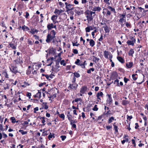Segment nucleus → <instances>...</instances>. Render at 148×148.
<instances>
[{"mask_svg": "<svg viewBox=\"0 0 148 148\" xmlns=\"http://www.w3.org/2000/svg\"><path fill=\"white\" fill-rule=\"evenodd\" d=\"M56 33L54 30L51 31L50 33L48 34L47 36V38L46 40V42L48 43L51 42V41L52 40L53 41L56 37L55 35Z\"/></svg>", "mask_w": 148, "mask_h": 148, "instance_id": "nucleus-1", "label": "nucleus"}, {"mask_svg": "<svg viewBox=\"0 0 148 148\" xmlns=\"http://www.w3.org/2000/svg\"><path fill=\"white\" fill-rule=\"evenodd\" d=\"M86 61L85 60L84 62H82L79 59H77L75 63L77 65L80 66L82 68L85 69V65H86Z\"/></svg>", "mask_w": 148, "mask_h": 148, "instance_id": "nucleus-2", "label": "nucleus"}, {"mask_svg": "<svg viewBox=\"0 0 148 148\" xmlns=\"http://www.w3.org/2000/svg\"><path fill=\"white\" fill-rule=\"evenodd\" d=\"M85 14L86 15V17L88 21H90L92 20L93 18V16L90 13V11L89 10H87L85 12Z\"/></svg>", "mask_w": 148, "mask_h": 148, "instance_id": "nucleus-3", "label": "nucleus"}, {"mask_svg": "<svg viewBox=\"0 0 148 148\" xmlns=\"http://www.w3.org/2000/svg\"><path fill=\"white\" fill-rule=\"evenodd\" d=\"M10 66L11 67H10V69L12 73L16 74L18 72L17 66L15 64H11Z\"/></svg>", "mask_w": 148, "mask_h": 148, "instance_id": "nucleus-4", "label": "nucleus"}, {"mask_svg": "<svg viewBox=\"0 0 148 148\" xmlns=\"http://www.w3.org/2000/svg\"><path fill=\"white\" fill-rule=\"evenodd\" d=\"M14 63L15 62V64L16 65L17 64H22L23 62V59L22 57L19 56L17 57L16 59L13 61Z\"/></svg>", "mask_w": 148, "mask_h": 148, "instance_id": "nucleus-5", "label": "nucleus"}, {"mask_svg": "<svg viewBox=\"0 0 148 148\" xmlns=\"http://www.w3.org/2000/svg\"><path fill=\"white\" fill-rule=\"evenodd\" d=\"M130 39V40H128L127 41V43L128 45H131L133 46L136 42V40L133 37H131Z\"/></svg>", "mask_w": 148, "mask_h": 148, "instance_id": "nucleus-6", "label": "nucleus"}, {"mask_svg": "<svg viewBox=\"0 0 148 148\" xmlns=\"http://www.w3.org/2000/svg\"><path fill=\"white\" fill-rule=\"evenodd\" d=\"M78 86V85L77 83L70 84L68 88L69 89L76 90Z\"/></svg>", "mask_w": 148, "mask_h": 148, "instance_id": "nucleus-7", "label": "nucleus"}, {"mask_svg": "<svg viewBox=\"0 0 148 148\" xmlns=\"http://www.w3.org/2000/svg\"><path fill=\"white\" fill-rule=\"evenodd\" d=\"M61 40L60 39H56L55 38L52 41V42L56 46H58V45L59 42H60Z\"/></svg>", "mask_w": 148, "mask_h": 148, "instance_id": "nucleus-8", "label": "nucleus"}, {"mask_svg": "<svg viewBox=\"0 0 148 148\" xmlns=\"http://www.w3.org/2000/svg\"><path fill=\"white\" fill-rule=\"evenodd\" d=\"M87 89V87L86 86H82L80 89V92L82 94H84Z\"/></svg>", "mask_w": 148, "mask_h": 148, "instance_id": "nucleus-9", "label": "nucleus"}, {"mask_svg": "<svg viewBox=\"0 0 148 148\" xmlns=\"http://www.w3.org/2000/svg\"><path fill=\"white\" fill-rule=\"evenodd\" d=\"M95 28V27H92L91 26H89L85 28L86 32H89L90 30H93Z\"/></svg>", "mask_w": 148, "mask_h": 148, "instance_id": "nucleus-10", "label": "nucleus"}, {"mask_svg": "<svg viewBox=\"0 0 148 148\" xmlns=\"http://www.w3.org/2000/svg\"><path fill=\"white\" fill-rule=\"evenodd\" d=\"M66 11H67L72 10L73 9V5L70 4H69V5H66Z\"/></svg>", "mask_w": 148, "mask_h": 148, "instance_id": "nucleus-11", "label": "nucleus"}, {"mask_svg": "<svg viewBox=\"0 0 148 148\" xmlns=\"http://www.w3.org/2000/svg\"><path fill=\"white\" fill-rule=\"evenodd\" d=\"M63 11L62 10H58L57 9H56L54 13L56 14L60 15L61 13Z\"/></svg>", "mask_w": 148, "mask_h": 148, "instance_id": "nucleus-12", "label": "nucleus"}, {"mask_svg": "<svg viewBox=\"0 0 148 148\" xmlns=\"http://www.w3.org/2000/svg\"><path fill=\"white\" fill-rule=\"evenodd\" d=\"M117 58L119 61L121 62V63H124L125 60L124 59L121 57L120 56H117Z\"/></svg>", "mask_w": 148, "mask_h": 148, "instance_id": "nucleus-13", "label": "nucleus"}, {"mask_svg": "<svg viewBox=\"0 0 148 148\" xmlns=\"http://www.w3.org/2000/svg\"><path fill=\"white\" fill-rule=\"evenodd\" d=\"M133 65V63L132 62H129L128 63H126V67L128 68H131Z\"/></svg>", "mask_w": 148, "mask_h": 148, "instance_id": "nucleus-14", "label": "nucleus"}, {"mask_svg": "<svg viewBox=\"0 0 148 148\" xmlns=\"http://www.w3.org/2000/svg\"><path fill=\"white\" fill-rule=\"evenodd\" d=\"M102 27L104 28L105 32L106 33H109L110 32V30L108 27L107 25L103 26Z\"/></svg>", "mask_w": 148, "mask_h": 148, "instance_id": "nucleus-15", "label": "nucleus"}, {"mask_svg": "<svg viewBox=\"0 0 148 148\" xmlns=\"http://www.w3.org/2000/svg\"><path fill=\"white\" fill-rule=\"evenodd\" d=\"M101 9L100 7H96V6H94L93 8V9H92V10L95 11H100Z\"/></svg>", "mask_w": 148, "mask_h": 148, "instance_id": "nucleus-16", "label": "nucleus"}, {"mask_svg": "<svg viewBox=\"0 0 148 148\" xmlns=\"http://www.w3.org/2000/svg\"><path fill=\"white\" fill-rule=\"evenodd\" d=\"M53 24L52 23L48 24L47 25V28L49 30H51L53 28Z\"/></svg>", "mask_w": 148, "mask_h": 148, "instance_id": "nucleus-17", "label": "nucleus"}, {"mask_svg": "<svg viewBox=\"0 0 148 148\" xmlns=\"http://www.w3.org/2000/svg\"><path fill=\"white\" fill-rule=\"evenodd\" d=\"M38 31L36 29L34 28H32L31 29V31H29V32L31 33L32 34H34L35 33H37Z\"/></svg>", "mask_w": 148, "mask_h": 148, "instance_id": "nucleus-18", "label": "nucleus"}, {"mask_svg": "<svg viewBox=\"0 0 148 148\" xmlns=\"http://www.w3.org/2000/svg\"><path fill=\"white\" fill-rule=\"evenodd\" d=\"M109 55V52L108 51H105L104 52V55L105 58H108V55Z\"/></svg>", "mask_w": 148, "mask_h": 148, "instance_id": "nucleus-19", "label": "nucleus"}, {"mask_svg": "<svg viewBox=\"0 0 148 148\" xmlns=\"http://www.w3.org/2000/svg\"><path fill=\"white\" fill-rule=\"evenodd\" d=\"M107 95L108 96V99H109V100H108V101H109V103L110 104L111 103H112V97H111V95L110 94V95L108 94Z\"/></svg>", "mask_w": 148, "mask_h": 148, "instance_id": "nucleus-20", "label": "nucleus"}, {"mask_svg": "<svg viewBox=\"0 0 148 148\" xmlns=\"http://www.w3.org/2000/svg\"><path fill=\"white\" fill-rule=\"evenodd\" d=\"M22 29L24 31H27L29 30V28L25 25L22 27Z\"/></svg>", "mask_w": 148, "mask_h": 148, "instance_id": "nucleus-21", "label": "nucleus"}, {"mask_svg": "<svg viewBox=\"0 0 148 148\" xmlns=\"http://www.w3.org/2000/svg\"><path fill=\"white\" fill-rule=\"evenodd\" d=\"M90 45L92 47L94 46L95 44V42L92 39H90L89 42Z\"/></svg>", "mask_w": 148, "mask_h": 148, "instance_id": "nucleus-22", "label": "nucleus"}, {"mask_svg": "<svg viewBox=\"0 0 148 148\" xmlns=\"http://www.w3.org/2000/svg\"><path fill=\"white\" fill-rule=\"evenodd\" d=\"M134 53V51L133 49H131L130 50L129 52L128 53V55L129 56H133V54Z\"/></svg>", "mask_w": 148, "mask_h": 148, "instance_id": "nucleus-23", "label": "nucleus"}, {"mask_svg": "<svg viewBox=\"0 0 148 148\" xmlns=\"http://www.w3.org/2000/svg\"><path fill=\"white\" fill-rule=\"evenodd\" d=\"M9 45L10 46V47H11L12 49H16V45H14V44L12 43H10Z\"/></svg>", "mask_w": 148, "mask_h": 148, "instance_id": "nucleus-24", "label": "nucleus"}, {"mask_svg": "<svg viewBox=\"0 0 148 148\" xmlns=\"http://www.w3.org/2000/svg\"><path fill=\"white\" fill-rule=\"evenodd\" d=\"M52 137H53V138H55L54 134L53 133L51 134V133H50V134H49L48 136V138L49 140H50L51 138H52Z\"/></svg>", "mask_w": 148, "mask_h": 148, "instance_id": "nucleus-25", "label": "nucleus"}, {"mask_svg": "<svg viewBox=\"0 0 148 148\" xmlns=\"http://www.w3.org/2000/svg\"><path fill=\"white\" fill-rule=\"evenodd\" d=\"M119 80L118 79H116L114 81V84H116V86H119L120 85L119 83Z\"/></svg>", "mask_w": 148, "mask_h": 148, "instance_id": "nucleus-26", "label": "nucleus"}, {"mask_svg": "<svg viewBox=\"0 0 148 148\" xmlns=\"http://www.w3.org/2000/svg\"><path fill=\"white\" fill-rule=\"evenodd\" d=\"M73 74L75 77H76L77 78H78L80 76L79 73L76 72L73 73Z\"/></svg>", "mask_w": 148, "mask_h": 148, "instance_id": "nucleus-27", "label": "nucleus"}, {"mask_svg": "<svg viewBox=\"0 0 148 148\" xmlns=\"http://www.w3.org/2000/svg\"><path fill=\"white\" fill-rule=\"evenodd\" d=\"M58 18V16L56 15H53L52 16L51 18V19L53 21L55 20Z\"/></svg>", "mask_w": 148, "mask_h": 148, "instance_id": "nucleus-28", "label": "nucleus"}, {"mask_svg": "<svg viewBox=\"0 0 148 148\" xmlns=\"http://www.w3.org/2000/svg\"><path fill=\"white\" fill-rule=\"evenodd\" d=\"M18 132H20L22 135H24L27 134V132L26 131H24L23 130H18Z\"/></svg>", "mask_w": 148, "mask_h": 148, "instance_id": "nucleus-29", "label": "nucleus"}, {"mask_svg": "<svg viewBox=\"0 0 148 148\" xmlns=\"http://www.w3.org/2000/svg\"><path fill=\"white\" fill-rule=\"evenodd\" d=\"M114 117L113 116L111 117L108 119V123H111L112 122V121L114 120Z\"/></svg>", "mask_w": 148, "mask_h": 148, "instance_id": "nucleus-30", "label": "nucleus"}, {"mask_svg": "<svg viewBox=\"0 0 148 148\" xmlns=\"http://www.w3.org/2000/svg\"><path fill=\"white\" fill-rule=\"evenodd\" d=\"M45 118L44 117H42L40 118V119H42V123H43V125H45Z\"/></svg>", "mask_w": 148, "mask_h": 148, "instance_id": "nucleus-31", "label": "nucleus"}, {"mask_svg": "<svg viewBox=\"0 0 148 148\" xmlns=\"http://www.w3.org/2000/svg\"><path fill=\"white\" fill-rule=\"evenodd\" d=\"M3 75L6 78H8V75L6 71H4L2 73Z\"/></svg>", "mask_w": 148, "mask_h": 148, "instance_id": "nucleus-32", "label": "nucleus"}, {"mask_svg": "<svg viewBox=\"0 0 148 148\" xmlns=\"http://www.w3.org/2000/svg\"><path fill=\"white\" fill-rule=\"evenodd\" d=\"M94 69L93 68H91L89 70H88L87 71V73H91V71H94Z\"/></svg>", "mask_w": 148, "mask_h": 148, "instance_id": "nucleus-33", "label": "nucleus"}, {"mask_svg": "<svg viewBox=\"0 0 148 148\" xmlns=\"http://www.w3.org/2000/svg\"><path fill=\"white\" fill-rule=\"evenodd\" d=\"M115 123H114L113 124V126H114V129L115 130V131L116 132H118V127L116 125H115Z\"/></svg>", "mask_w": 148, "mask_h": 148, "instance_id": "nucleus-34", "label": "nucleus"}, {"mask_svg": "<svg viewBox=\"0 0 148 148\" xmlns=\"http://www.w3.org/2000/svg\"><path fill=\"white\" fill-rule=\"evenodd\" d=\"M76 13L78 15H80L81 14L83 13V11L82 10H80V11H77Z\"/></svg>", "mask_w": 148, "mask_h": 148, "instance_id": "nucleus-35", "label": "nucleus"}, {"mask_svg": "<svg viewBox=\"0 0 148 148\" xmlns=\"http://www.w3.org/2000/svg\"><path fill=\"white\" fill-rule=\"evenodd\" d=\"M103 92H98L97 93V97L98 96H101V97H103Z\"/></svg>", "mask_w": 148, "mask_h": 148, "instance_id": "nucleus-36", "label": "nucleus"}, {"mask_svg": "<svg viewBox=\"0 0 148 148\" xmlns=\"http://www.w3.org/2000/svg\"><path fill=\"white\" fill-rule=\"evenodd\" d=\"M10 120L12 123H15L16 122L15 118L14 117H12L10 118Z\"/></svg>", "mask_w": 148, "mask_h": 148, "instance_id": "nucleus-37", "label": "nucleus"}, {"mask_svg": "<svg viewBox=\"0 0 148 148\" xmlns=\"http://www.w3.org/2000/svg\"><path fill=\"white\" fill-rule=\"evenodd\" d=\"M38 92L36 94V96L38 97H39V99H40L41 97V92H39V91H38Z\"/></svg>", "mask_w": 148, "mask_h": 148, "instance_id": "nucleus-38", "label": "nucleus"}, {"mask_svg": "<svg viewBox=\"0 0 148 148\" xmlns=\"http://www.w3.org/2000/svg\"><path fill=\"white\" fill-rule=\"evenodd\" d=\"M51 70L52 71H54L55 72H58L59 70L58 69H56L53 66H52Z\"/></svg>", "mask_w": 148, "mask_h": 148, "instance_id": "nucleus-39", "label": "nucleus"}, {"mask_svg": "<svg viewBox=\"0 0 148 148\" xmlns=\"http://www.w3.org/2000/svg\"><path fill=\"white\" fill-rule=\"evenodd\" d=\"M97 105H95L94 106V107L92 109V110L94 111H97L98 110V108L97 107Z\"/></svg>", "mask_w": 148, "mask_h": 148, "instance_id": "nucleus-40", "label": "nucleus"}, {"mask_svg": "<svg viewBox=\"0 0 148 148\" xmlns=\"http://www.w3.org/2000/svg\"><path fill=\"white\" fill-rule=\"evenodd\" d=\"M108 8L111 11H113L114 12H115V9L114 8H112L111 7V6H109L108 7Z\"/></svg>", "mask_w": 148, "mask_h": 148, "instance_id": "nucleus-41", "label": "nucleus"}, {"mask_svg": "<svg viewBox=\"0 0 148 148\" xmlns=\"http://www.w3.org/2000/svg\"><path fill=\"white\" fill-rule=\"evenodd\" d=\"M59 116L60 118L62 119L63 120H64L65 116H64V114H59Z\"/></svg>", "mask_w": 148, "mask_h": 148, "instance_id": "nucleus-42", "label": "nucleus"}, {"mask_svg": "<svg viewBox=\"0 0 148 148\" xmlns=\"http://www.w3.org/2000/svg\"><path fill=\"white\" fill-rule=\"evenodd\" d=\"M68 118L69 120L70 121H73V120L72 119V116L71 115H67Z\"/></svg>", "mask_w": 148, "mask_h": 148, "instance_id": "nucleus-43", "label": "nucleus"}, {"mask_svg": "<svg viewBox=\"0 0 148 148\" xmlns=\"http://www.w3.org/2000/svg\"><path fill=\"white\" fill-rule=\"evenodd\" d=\"M60 63L61 65H62L64 66L66 65V63L65 62V61L64 60H61Z\"/></svg>", "mask_w": 148, "mask_h": 148, "instance_id": "nucleus-44", "label": "nucleus"}, {"mask_svg": "<svg viewBox=\"0 0 148 148\" xmlns=\"http://www.w3.org/2000/svg\"><path fill=\"white\" fill-rule=\"evenodd\" d=\"M128 103V101L127 100H123L122 101V103L123 105H126Z\"/></svg>", "mask_w": 148, "mask_h": 148, "instance_id": "nucleus-45", "label": "nucleus"}, {"mask_svg": "<svg viewBox=\"0 0 148 148\" xmlns=\"http://www.w3.org/2000/svg\"><path fill=\"white\" fill-rule=\"evenodd\" d=\"M31 93L27 92L26 94V96L29 97V98L30 99L31 98Z\"/></svg>", "mask_w": 148, "mask_h": 148, "instance_id": "nucleus-46", "label": "nucleus"}, {"mask_svg": "<svg viewBox=\"0 0 148 148\" xmlns=\"http://www.w3.org/2000/svg\"><path fill=\"white\" fill-rule=\"evenodd\" d=\"M137 75V74H134L132 75V78H133V79L134 80H136L137 79V77H135V75Z\"/></svg>", "mask_w": 148, "mask_h": 148, "instance_id": "nucleus-47", "label": "nucleus"}, {"mask_svg": "<svg viewBox=\"0 0 148 148\" xmlns=\"http://www.w3.org/2000/svg\"><path fill=\"white\" fill-rule=\"evenodd\" d=\"M92 57L94 58L95 59V62L96 63V61H97V62H98L99 60V58H98L95 57L94 56H93Z\"/></svg>", "mask_w": 148, "mask_h": 148, "instance_id": "nucleus-48", "label": "nucleus"}, {"mask_svg": "<svg viewBox=\"0 0 148 148\" xmlns=\"http://www.w3.org/2000/svg\"><path fill=\"white\" fill-rule=\"evenodd\" d=\"M54 59V58L53 57H51L50 59L49 58L47 60V62H49V61L51 60V62H53V60Z\"/></svg>", "mask_w": 148, "mask_h": 148, "instance_id": "nucleus-49", "label": "nucleus"}, {"mask_svg": "<svg viewBox=\"0 0 148 148\" xmlns=\"http://www.w3.org/2000/svg\"><path fill=\"white\" fill-rule=\"evenodd\" d=\"M106 10H107V13L106 14V16L110 15L111 14V13H110V11L108 10V9H106Z\"/></svg>", "mask_w": 148, "mask_h": 148, "instance_id": "nucleus-50", "label": "nucleus"}, {"mask_svg": "<svg viewBox=\"0 0 148 148\" xmlns=\"http://www.w3.org/2000/svg\"><path fill=\"white\" fill-rule=\"evenodd\" d=\"M60 137L62 140H64L66 138V136H61Z\"/></svg>", "mask_w": 148, "mask_h": 148, "instance_id": "nucleus-51", "label": "nucleus"}, {"mask_svg": "<svg viewBox=\"0 0 148 148\" xmlns=\"http://www.w3.org/2000/svg\"><path fill=\"white\" fill-rule=\"evenodd\" d=\"M73 52L75 54H77L78 53V51L77 49H73Z\"/></svg>", "mask_w": 148, "mask_h": 148, "instance_id": "nucleus-52", "label": "nucleus"}, {"mask_svg": "<svg viewBox=\"0 0 148 148\" xmlns=\"http://www.w3.org/2000/svg\"><path fill=\"white\" fill-rule=\"evenodd\" d=\"M76 79L75 77H73L72 81V83H75Z\"/></svg>", "mask_w": 148, "mask_h": 148, "instance_id": "nucleus-53", "label": "nucleus"}, {"mask_svg": "<svg viewBox=\"0 0 148 148\" xmlns=\"http://www.w3.org/2000/svg\"><path fill=\"white\" fill-rule=\"evenodd\" d=\"M31 73V71L30 69H28L26 71V74L27 75H29Z\"/></svg>", "mask_w": 148, "mask_h": 148, "instance_id": "nucleus-54", "label": "nucleus"}, {"mask_svg": "<svg viewBox=\"0 0 148 148\" xmlns=\"http://www.w3.org/2000/svg\"><path fill=\"white\" fill-rule=\"evenodd\" d=\"M77 42H76L75 43L73 42V46H78L79 45V43L77 44Z\"/></svg>", "mask_w": 148, "mask_h": 148, "instance_id": "nucleus-55", "label": "nucleus"}, {"mask_svg": "<svg viewBox=\"0 0 148 148\" xmlns=\"http://www.w3.org/2000/svg\"><path fill=\"white\" fill-rule=\"evenodd\" d=\"M126 25L127 27H131V25L130 23H128L127 22L126 23Z\"/></svg>", "mask_w": 148, "mask_h": 148, "instance_id": "nucleus-56", "label": "nucleus"}, {"mask_svg": "<svg viewBox=\"0 0 148 148\" xmlns=\"http://www.w3.org/2000/svg\"><path fill=\"white\" fill-rule=\"evenodd\" d=\"M56 94H53V95L51 97H49V98H52L53 99L54 98H55L56 97Z\"/></svg>", "mask_w": 148, "mask_h": 148, "instance_id": "nucleus-57", "label": "nucleus"}, {"mask_svg": "<svg viewBox=\"0 0 148 148\" xmlns=\"http://www.w3.org/2000/svg\"><path fill=\"white\" fill-rule=\"evenodd\" d=\"M124 19L123 18H121L119 19V21L120 23H122L123 22V21H124Z\"/></svg>", "mask_w": 148, "mask_h": 148, "instance_id": "nucleus-58", "label": "nucleus"}, {"mask_svg": "<svg viewBox=\"0 0 148 148\" xmlns=\"http://www.w3.org/2000/svg\"><path fill=\"white\" fill-rule=\"evenodd\" d=\"M38 110V107H36L34 109V113H36V111H37Z\"/></svg>", "mask_w": 148, "mask_h": 148, "instance_id": "nucleus-59", "label": "nucleus"}, {"mask_svg": "<svg viewBox=\"0 0 148 148\" xmlns=\"http://www.w3.org/2000/svg\"><path fill=\"white\" fill-rule=\"evenodd\" d=\"M124 80L125 83H127L128 81L129 80V79L125 77L124 78Z\"/></svg>", "mask_w": 148, "mask_h": 148, "instance_id": "nucleus-60", "label": "nucleus"}, {"mask_svg": "<svg viewBox=\"0 0 148 148\" xmlns=\"http://www.w3.org/2000/svg\"><path fill=\"white\" fill-rule=\"evenodd\" d=\"M81 98H76V99H75V100H74V101L75 102H77L78 101H81Z\"/></svg>", "mask_w": 148, "mask_h": 148, "instance_id": "nucleus-61", "label": "nucleus"}, {"mask_svg": "<svg viewBox=\"0 0 148 148\" xmlns=\"http://www.w3.org/2000/svg\"><path fill=\"white\" fill-rule=\"evenodd\" d=\"M103 36L102 34L101 35V37L99 39V41H102L103 40Z\"/></svg>", "mask_w": 148, "mask_h": 148, "instance_id": "nucleus-62", "label": "nucleus"}, {"mask_svg": "<svg viewBox=\"0 0 148 148\" xmlns=\"http://www.w3.org/2000/svg\"><path fill=\"white\" fill-rule=\"evenodd\" d=\"M26 15H25V17L26 18H27L28 16H29V13L27 12H25Z\"/></svg>", "mask_w": 148, "mask_h": 148, "instance_id": "nucleus-63", "label": "nucleus"}, {"mask_svg": "<svg viewBox=\"0 0 148 148\" xmlns=\"http://www.w3.org/2000/svg\"><path fill=\"white\" fill-rule=\"evenodd\" d=\"M45 148V146L43 145L42 144L40 146L38 147H37V148Z\"/></svg>", "mask_w": 148, "mask_h": 148, "instance_id": "nucleus-64", "label": "nucleus"}]
</instances>
